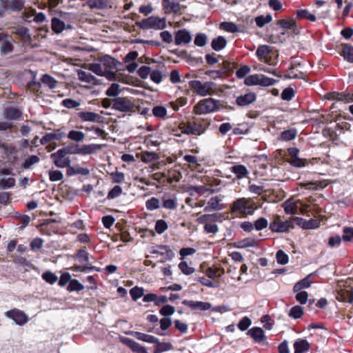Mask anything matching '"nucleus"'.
<instances>
[{"mask_svg": "<svg viewBox=\"0 0 353 353\" xmlns=\"http://www.w3.org/2000/svg\"><path fill=\"white\" fill-rule=\"evenodd\" d=\"M97 61V63L90 65L89 70L99 76L105 77L110 81L114 80L116 73L114 70L117 68L119 61L108 54L99 57Z\"/></svg>", "mask_w": 353, "mask_h": 353, "instance_id": "1", "label": "nucleus"}, {"mask_svg": "<svg viewBox=\"0 0 353 353\" xmlns=\"http://www.w3.org/2000/svg\"><path fill=\"white\" fill-rule=\"evenodd\" d=\"M208 124L204 119L193 118L186 122H181L178 128H173L172 132L175 137H181V134L199 136L204 133Z\"/></svg>", "mask_w": 353, "mask_h": 353, "instance_id": "2", "label": "nucleus"}, {"mask_svg": "<svg viewBox=\"0 0 353 353\" xmlns=\"http://www.w3.org/2000/svg\"><path fill=\"white\" fill-rule=\"evenodd\" d=\"M68 154H81L88 155L92 154L101 149V145L99 144L91 143L88 145H79L76 143H70L66 147L61 148Z\"/></svg>", "mask_w": 353, "mask_h": 353, "instance_id": "3", "label": "nucleus"}, {"mask_svg": "<svg viewBox=\"0 0 353 353\" xmlns=\"http://www.w3.org/2000/svg\"><path fill=\"white\" fill-rule=\"evenodd\" d=\"M231 213L232 214H241L243 216L251 215L254 211V208L245 198L235 200L231 207Z\"/></svg>", "mask_w": 353, "mask_h": 353, "instance_id": "4", "label": "nucleus"}, {"mask_svg": "<svg viewBox=\"0 0 353 353\" xmlns=\"http://www.w3.org/2000/svg\"><path fill=\"white\" fill-rule=\"evenodd\" d=\"M136 26L142 30L150 28L155 30H163L166 27L165 19H160L158 17H149L143 19L141 21H136Z\"/></svg>", "mask_w": 353, "mask_h": 353, "instance_id": "5", "label": "nucleus"}, {"mask_svg": "<svg viewBox=\"0 0 353 353\" xmlns=\"http://www.w3.org/2000/svg\"><path fill=\"white\" fill-rule=\"evenodd\" d=\"M200 223H204V229L207 233L214 234L218 232L219 228L215 224L216 221H221V214H203L198 218Z\"/></svg>", "mask_w": 353, "mask_h": 353, "instance_id": "6", "label": "nucleus"}, {"mask_svg": "<svg viewBox=\"0 0 353 353\" xmlns=\"http://www.w3.org/2000/svg\"><path fill=\"white\" fill-rule=\"evenodd\" d=\"M218 103L219 101L212 98L204 99L194 106L193 112L196 114H207L216 110Z\"/></svg>", "mask_w": 353, "mask_h": 353, "instance_id": "7", "label": "nucleus"}, {"mask_svg": "<svg viewBox=\"0 0 353 353\" xmlns=\"http://www.w3.org/2000/svg\"><path fill=\"white\" fill-rule=\"evenodd\" d=\"M189 85L192 90L201 96L210 94L215 88V84L213 82L207 81L202 83L199 80L190 81Z\"/></svg>", "mask_w": 353, "mask_h": 353, "instance_id": "8", "label": "nucleus"}, {"mask_svg": "<svg viewBox=\"0 0 353 353\" xmlns=\"http://www.w3.org/2000/svg\"><path fill=\"white\" fill-rule=\"evenodd\" d=\"M134 103L127 97H116L112 101V108L121 112H134Z\"/></svg>", "mask_w": 353, "mask_h": 353, "instance_id": "9", "label": "nucleus"}, {"mask_svg": "<svg viewBox=\"0 0 353 353\" xmlns=\"http://www.w3.org/2000/svg\"><path fill=\"white\" fill-rule=\"evenodd\" d=\"M14 40L12 37L4 32H0V54L7 56L14 50Z\"/></svg>", "mask_w": 353, "mask_h": 353, "instance_id": "10", "label": "nucleus"}, {"mask_svg": "<svg viewBox=\"0 0 353 353\" xmlns=\"http://www.w3.org/2000/svg\"><path fill=\"white\" fill-rule=\"evenodd\" d=\"M270 230L274 232H287L290 229L293 228L292 221L290 219L285 221H282L279 216H277L276 219L270 223Z\"/></svg>", "mask_w": 353, "mask_h": 353, "instance_id": "11", "label": "nucleus"}, {"mask_svg": "<svg viewBox=\"0 0 353 353\" xmlns=\"http://www.w3.org/2000/svg\"><path fill=\"white\" fill-rule=\"evenodd\" d=\"M50 159L52 160L54 164L58 168H67L70 165V159L67 157L65 151L61 148L58 150L56 152L50 154Z\"/></svg>", "mask_w": 353, "mask_h": 353, "instance_id": "12", "label": "nucleus"}, {"mask_svg": "<svg viewBox=\"0 0 353 353\" xmlns=\"http://www.w3.org/2000/svg\"><path fill=\"white\" fill-rule=\"evenodd\" d=\"M6 317L13 320L19 325H25L29 320L28 316L22 310L14 308L5 312Z\"/></svg>", "mask_w": 353, "mask_h": 353, "instance_id": "13", "label": "nucleus"}, {"mask_svg": "<svg viewBox=\"0 0 353 353\" xmlns=\"http://www.w3.org/2000/svg\"><path fill=\"white\" fill-rule=\"evenodd\" d=\"M288 154L291 157L290 164L296 168H303L308 164L306 159H301L298 157L299 150L296 148H290L288 150Z\"/></svg>", "mask_w": 353, "mask_h": 353, "instance_id": "14", "label": "nucleus"}, {"mask_svg": "<svg viewBox=\"0 0 353 353\" xmlns=\"http://www.w3.org/2000/svg\"><path fill=\"white\" fill-rule=\"evenodd\" d=\"M3 117L7 121L20 120L22 117L21 110L14 106H8L3 109Z\"/></svg>", "mask_w": 353, "mask_h": 353, "instance_id": "15", "label": "nucleus"}, {"mask_svg": "<svg viewBox=\"0 0 353 353\" xmlns=\"http://www.w3.org/2000/svg\"><path fill=\"white\" fill-rule=\"evenodd\" d=\"M256 100V94L254 92H249L238 96L236 99V104L239 107L248 106Z\"/></svg>", "mask_w": 353, "mask_h": 353, "instance_id": "16", "label": "nucleus"}, {"mask_svg": "<svg viewBox=\"0 0 353 353\" xmlns=\"http://www.w3.org/2000/svg\"><path fill=\"white\" fill-rule=\"evenodd\" d=\"M326 99L328 100L350 103L353 102V94L336 92H328L326 94Z\"/></svg>", "mask_w": 353, "mask_h": 353, "instance_id": "17", "label": "nucleus"}, {"mask_svg": "<svg viewBox=\"0 0 353 353\" xmlns=\"http://www.w3.org/2000/svg\"><path fill=\"white\" fill-rule=\"evenodd\" d=\"M182 304L189 307L192 310L206 311L210 309L211 304L208 302L194 301L191 300H183Z\"/></svg>", "mask_w": 353, "mask_h": 353, "instance_id": "18", "label": "nucleus"}, {"mask_svg": "<svg viewBox=\"0 0 353 353\" xmlns=\"http://www.w3.org/2000/svg\"><path fill=\"white\" fill-rule=\"evenodd\" d=\"M191 40V34L186 29L179 30L175 32L174 43L176 46L188 44Z\"/></svg>", "mask_w": 353, "mask_h": 353, "instance_id": "19", "label": "nucleus"}, {"mask_svg": "<svg viewBox=\"0 0 353 353\" xmlns=\"http://www.w3.org/2000/svg\"><path fill=\"white\" fill-rule=\"evenodd\" d=\"M65 137V132L60 129L55 130L54 132L46 133L40 140L41 145H46L52 141H59Z\"/></svg>", "mask_w": 353, "mask_h": 353, "instance_id": "20", "label": "nucleus"}, {"mask_svg": "<svg viewBox=\"0 0 353 353\" xmlns=\"http://www.w3.org/2000/svg\"><path fill=\"white\" fill-rule=\"evenodd\" d=\"M121 341L133 352H136L137 353H148L145 347L141 345L139 343L130 338H123Z\"/></svg>", "mask_w": 353, "mask_h": 353, "instance_id": "21", "label": "nucleus"}, {"mask_svg": "<svg viewBox=\"0 0 353 353\" xmlns=\"http://www.w3.org/2000/svg\"><path fill=\"white\" fill-rule=\"evenodd\" d=\"M294 353H306L310 349V344L305 339H298L294 343Z\"/></svg>", "mask_w": 353, "mask_h": 353, "instance_id": "22", "label": "nucleus"}, {"mask_svg": "<svg viewBox=\"0 0 353 353\" xmlns=\"http://www.w3.org/2000/svg\"><path fill=\"white\" fill-rule=\"evenodd\" d=\"M248 334H249L256 343H260L266 340L263 330L259 327H254L250 329L248 332Z\"/></svg>", "mask_w": 353, "mask_h": 353, "instance_id": "23", "label": "nucleus"}, {"mask_svg": "<svg viewBox=\"0 0 353 353\" xmlns=\"http://www.w3.org/2000/svg\"><path fill=\"white\" fill-rule=\"evenodd\" d=\"M78 117L82 121L99 122L101 117L93 112H79L77 113Z\"/></svg>", "mask_w": 353, "mask_h": 353, "instance_id": "24", "label": "nucleus"}, {"mask_svg": "<svg viewBox=\"0 0 353 353\" xmlns=\"http://www.w3.org/2000/svg\"><path fill=\"white\" fill-rule=\"evenodd\" d=\"M158 248L161 250V251L154 250L152 252V253L159 254L161 256H165L166 260H171L172 258H174V253L168 245H159Z\"/></svg>", "mask_w": 353, "mask_h": 353, "instance_id": "25", "label": "nucleus"}, {"mask_svg": "<svg viewBox=\"0 0 353 353\" xmlns=\"http://www.w3.org/2000/svg\"><path fill=\"white\" fill-rule=\"evenodd\" d=\"M297 65H300V63H291L290 66L288 68L287 70V73L284 74L283 78L287 79H303L304 76V73L299 71L298 72L294 71L295 67Z\"/></svg>", "mask_w": 353, "mask_h": 353, "instance_id": "26", "label": "nucleus"}, {"mask_svg": "<svg viewBox=\"0 0 353 353\" xmlns=\"http://www.w3.org/2000/svg\"><path fill=\"white\" fill-rule=\"evenodd\" d=\"M51 28L54 33L60 34L65 28V23L57 17H52L51 19Z\"/></svg>", "mask_w": 353, "mask_h": 353, "instance_id": "27", "label": "nucleus"}, {"mask_svg": "<svg viewBox=\"0 0 353 353\" xmlns=\"http://www.w3.org/2000/svg\"><path fill=\"white\" fill-rule=\"evenodd\" d=\"M132 334L137 339L144 342L154 344L158 343V339L152 335L147 334L139 332H134L132 333Z\"/></svg>", "mask_w": 353, "mask_h": 353, "instance_id": "28", "label": "nucleus"}, {"mask_svg": "<svg viewBox=\"0 0 353 353\" xmlns=\"http://www.w3.org/2000/svg\"><path fill=\"white\" fill-rule=\"evenodd\" d=\"M271 52V48L267 45L259 46L256 50V54L260 60H267Z\"/></svg>", "mask_w": 353, "mask_h": 353, "instance_id": "29", "label": "nucleus"}, {"mask_svg": "<svg viewBox=\"0 0 353 353\" xmlns=\"http://www.w3.org/2000/svg\"><path fill=\"white\" fill-rule=\"evenodd\" d=\"M89 253L86 250V248L83 247L77 251L73 258L78 259L80 263H85L89 264Z\"/></svg>", "mask_w": 353, "mask_h": 353, "instance_id": "30", "label": "nucleus"}, {"mask_svg": "<svg viewBox=\"0 0 353 353\" xmlns=\"http://www.w3.org/2000/svg\"><path fill=\"white\" fill-rule=\"evenodd\" d=\"M66 174L68 176H72L75 174H81V175H87L89 174L90 171L88 168H81L79 165L76 167H72L70 165L67 167Z\"/></svg>", "mask_w": 353, "mask_h": 353, "instance_id": "31", "label": "nucleus"}, {"mask_svg": "<svg viewBox=\"0 0 353 353\" xmlns=\"http://www.w3.org/2000/svg\"><path fill=\"white\" fill-rule=\"evenodd\" d=\"M230 170L238 179L246 177L248 174V171L246 167L243 165H233L230 168Z\"/></svg>", "mask_w": 353, "mask_h": 353, "instance_id": "32", "label": "nucleus"}, {"mask_svg": "<svg viewBox=\"0 0 353 353\" xmlns=\"http://www.w3.org/2000/svg\"><path fill=\"white\" fill-rule=\"evenodd\" d=\"M161 206L168 210H176L178 206L176 199L163 196Z\"/></svg>", "mask_w": 353, "mask_h": 353, "instance_id": "33", "label": "nucleus"}, {"mask_svg": "<svg viewBox=\"0 0 353 353\" xmlns=\"http://www.w3.org/2000/svg\"><path fill=\"white\" fill-rule=\"evenodd\" d=\"M152 112V114L158 119L165 120L168 118L167 116V109L163 105L154 106Z\"/></svg>", "mask_w": 353, "mask_h": 353, "instance_id": "34", "label": "nucleus"}, {"mask_svg": "<svg viewBox=\"0 0 353 353\" xmlns=\"http://www.w3.org/2000/svg\"><path fill=\"white\" fill-rule=\"evenodd\" d=\"M70 270L74 272H86L91 270H95L97 272L100 271V268L96 266H93L90 264H85V265H80L74 264L73 266L70 268Z\"/></svg>", "mask_w": 353, "mask_h": 353, "instance_id": "35", "label": "nucleus"}, {"mask_svg": "<svg viewBox=\"0 0 353 353\" xmlns=\"http://www.w3.org/2000/svg\"><path fill=\"white\" fill-rule=\"evenodd\" d=\"M299 206L296 202L288 199L284 203V210L288 214H295L297 212Z\"/></svg>", "mask_w": 353, "mask_h": 353, "instance_id": "36", "label": "nucleus"}, {"mask_svg": "<svg viewBox=\"0 0 353 353\" xmlns=\"http://www.w3.org/2000/svg\"><path fill=\"white\" fill-rule=\"evenodd\" d=\"M296 17L299 19H307L310 21H315L316 17L314 14L310 13L307 9H299L296 10Z\"/></svg>", "mask_w": 353, "mask_h": 353, "instance_id": "37", "label": "nucleus"}, {"mask_svg": "<svg viewBox=\"0 0 353 353\" xmlns=\"http://www.w3.org/2000/svg\"><path fill=\"white\" fill-rule=\"evenodd\" d=\"M236 67V63L234 62H230L222 59V74H225L227 76H230L234 72V70Z\"/></svg>", "mask_w": 353, "mask_h": 353, "instance_id": "38", "label": "nucleus"}, {"mask_svg": "<svg viewBox=\"0 0 353 353\" xmlns=\"http://www.w3.org/2000/svg\"><path fill=\"white\" fill-rule=\"evenodd\" d=\"M297 131L295 128H291L283 131L280 134L279 139L284 141H289L296 138Z\"/></svg>", "mask_w": 353, "mask_h": 353, "instance_id": "39", "label": "nucleus"}, {"mask_svg": "<svg viewBox=\"0 0 353 353\" xmlns=\"http://www.w3.org/2000/svg\"><path fill=\"white\" fill-rule=\"evenodd\" d=\"M258 245L257 241L254 238H245L236 243V248H246L250 247H256Z\"/></svg>", "mask_w": 353, "mask_h": 353, "instance_id": "40", "label": "nucleus"}, {"mask_svg": "<svg viewBox=\"0 0 353 353\" xmlns=\"http://www.w3.org/2000/svg\"><path fill=\"white\" fill-rule=\"evenodd\" d=\"M342 56L348 62L353 63V47L348 44L342 46Z\"/></svg>", "mask_w": 353, "mask_h": 353, "instance_id": "41", "label": "nucleus"}, {"mask_svg": "<svg viewBox=\"0 0 353 353\" xmlns=\"http://www.w3.org/2000/svg\"><path fill=\"white\" fill-rule=\"evenodd\" d=\"M88 6L92 9H105L108 7V0H88Z\"/></svg>", "mask_w": 353, "mask_h": 353, "instance_id": "42", "label": "nucleus"}, {"mask_svg": "<svg viewBox=\"0 0 353 353\" xmlns=\"http://www.w3.org/2000/svg\"><path fill=\"white\" fill-rule=\"evenodd\" d=\"M84 289V285L81 283L77 279H72L70 282L67 286V290L71 292H80Z\"/></svg>", "mask_w": 353, "mask_h": 353, "instance_id": "43", "label": "nucleus"}, {"mask_svg": "<svg viewBox=\"0 0 353 353\" xmlns=\"http://www.w3.org/2000/svg\"><path fill=\"white\" fill-rule=\"evenodd\" d=\"M309 277L310 275L307 276L304 279H301V281L295 283V285L293 287V291L294 292H296L301 291L302 289L309 288L311 285V282L309 280Z\"/></svg>", "mask_w": 353, "mask_h": 353, "instance_id": "44", "label": "nucleus"}, {"mask_svg": "<svg viewBox=\"0 0 353 353\" xmlns=\"http://www.w3.org/2000/svg\"><path fill=\"white\" fill-rule=\"evenodd\" d=\"M41 81L50 89H53L57 85V81L54 77L48 74L42 75Z\"/></svg>", "mask_w": 353, "mask_h": 353, "instance_id": "45", "label": "nucleus"}, {"mask_svg": "<svg viewBox=\"0 0 353 353\" xmlns=\"http://www.w3.org/2000/svg\"><path fill=\"white\" fill-rule=\"evenodd\" d=\"M145 208L148 210L153 211L160 208V201L157 197H152L145 202Z\"/></svg>", "mask_w": 353, "mask_h": 353, "instance_id": "46", "label": "nucleus"}, {"mask_svg": "<svg viewBox=\"0 0 353 353\" xmlns=\"http://www.w3.org/2000/svg\"><path fill=\"white\" fill-rule=\"evenodd\" d=\"M272 20V15L268 14L266 16L264 15H260L256 17H255L254 21L256 22V24L258 27L262 28L265 24L269 23Z\"/></svg>", "mask_w": 353, "mask_h": 353, "instance_id": "47", "label": "nucleus"}, {"mask_svg": "<svg viewBox=\"0 0 353 353\" xmlns=\"http://www.w3.org/2000/svg\"><path fill=\"white\" fill-rule=\"evenodd\" d=\"M68 138L72 141L80 142L85 139V134L81 131L70 130L68 134Z\"/></svg>", "mask_w": 353, "mask_h": 353, "instance_id": "48", "label": "nucleus"}, {"mask_svg": "<svg viewBox=\"0 0 353 353\" xmlns=\"http://www.w3.org/2000/svg\"><path fill=\"white\" fill-rule=\"evenodd\" d=\"M155 344H157V346L155 347L154 353H161L172 349V345L169 342H159L158 340V343Z\"/></svg>", "mask_w": 353, "mask_h": 353, "instance_id": "49", "label": "nucleus"}, {"mask_svg": "<svg viewBox=\"0 0 353 353\" xmlns=\"http://www.w3.org/2000/svg\"><path fill=\"white\" fill-rule=\"evenodd\" d=\"M303 309L300 305L293 306L288 314L289 316L294 319H300L303 315Z\"/></svg>", "mask_w": 353, "mask_h": 353, "instance_id": "50", "label": "nucleus"}, {"mask_svg": "<svg viewBox=\"0 0 353 353\" xmlns=\"http://www.w3.org/2000/svg\"><path fill=\"white\" fill-rule=\"evenodd\" d=\"M25 0H11L9 8L14 12H20L24 8Z\"/></svg>", "mask_w": 353, "mask_h": 353, "instance_id": "51", "label": "nucleus"}, {"mask_svg": "<svg viewBox=\"0 0 353 353\" xmlns=\"http://www.w3.org/2000/svg\"><path fill=\"white\" fill-rule=\"evenodd\" d=\"M78 77L80 81L89 83H92L95 79L92 74L81 70L78 72Z\"/></svg>", "mask_w": 353, "mask_h": 353, "instance_id": "52", "label": "nucleus"}, {"mask_svg": "<svg viewBox=\"0 0 353 353\" xmlns=\"http://www.w3.org/2000/svg\"><path fill=\"white\" fill-rule=\"evenodd\" d=\"M41 277L46 282L51 285L55 283L58 280V277L55 275V274L50 271H46L43 272Z\"/></svg>", "mask_w": 353, "mask_h": 353, "instance_id": "53", "label": "nucleus"}, {"mask_svg": "<svg viewBox=\"0 0 353 353\" xmlns=\"http://www.w3.org/2000/svg\"><path fill=\"white\" fill-rule=\"evenodd\" d=\"M295 95V92L294 89L291 87H288L285 88L281 95V97L284 101H290L292 100Z\"/></svg>", "mask_w": 353, "mask_h": 353, "instance_id": "54", "label": "nucleus"}, {"mask_svg": "<svg viewBox=\"0 0 353 353\" xmlns=\"http://www.w3.org/2000/svg\"><path fill=\"white\" fill-rule=\"evenodd\" d=\"M123 192V190L121 187L119 185H115L112 189H111L107 195V199L112 200L117 197H119Z\"/></svg>", "mask_w": 353, "mask_h": 353, "instance_id": "55", "label": "nucleus"}, {"mask_svg": "<svg viewBox=\"0 0 353 353\" xmlns=\"http://www.w3.org/2000/svg\"><path fill=\"white\" fill-rule=\"evenodd\" d=\"M143 289L138 286H135L130 289V294L134 301H137L138 299L143 296Z\"/></svg>", "mask_w": 353, "mask_h": 353, "instance_id": "56", "label": "nucleus"}, {"mask_svg": "<svg viewBox=\"0 0 353 353\" xmlns=\"http://www.w3.org/2000/svg\"><path fill=\"white\" fill-rule=\"evenodd\" d=\"M39 161V157L37 155H32L28 157L22 163V167L24 169H29L31 166Z\"/></svg>", "mask_w": 353, "mask_h": 353, "instance_id": "57", "label": "nucleus"}, {"mask_svg": "<svg viewBox=\"0 0 353 353\" xmlns=\"http://www.w3.org/2000/svg\"><path fill=\"white\" fill-rule=\"evenodd\" d=\"M120 92L119 85L117 83H114L107 89L105 94L108 97H117Z\"/></svg>", "mask_w": 353, "mask_h": 353, "instance_id": "58", "label": "nucleus"}, {"mask_svg": "<svg viewBox=\"0 0 353 353\" xmlns=\"http://www.w3.org/2000/svg\"><path fill=\"white\" fill-rule=\"evenodd\" d=\"M222 30L231 33L239 32L237 25L233 22H222Z\"/></svg>", "mask_w": 353, "mask_h": 353, "instance_id": "59", "label": "nucleus"}, {"mask_svg": "<svg viewBox=\"0 0 353 353\" xmlns=\"http://www.w3.org/2000/svg\"><path fill=\"white\" fill-rule=\"evenodd\" d=\"M277 263L281 265H285L288 263V255L281 250H279L276 254Z\"/></svg>", "mask_w": 353, "mask_h": 353, "instance_id": "60", "label": "nucleus"}, {"mask_svg": "<svg viewBox=\"0 0 353 353\" xmlns=\"http://www.w3.org/2000/svg\"><path fill=\"white\" fill-rule=\"evenodd\" d=\"M174 307L170 305H165L159 310L160 314L163 316L164 317L172 315L174 313Z\"/></svg>", "mask_w": 353, "mask_h": 353, "instance_id": "61", "label": "nucleus"}, {"mask_svg": "<svg viewBox=\"0 0 353 353\" xmlns=\"http://www.w3.org/2000/svg\"><path fill=\"white\" fill-rule=\"evenodd\" d=\"M168 228V225L165 221L159 219L156 221L155 230L158 234H163L165 230H167Z\"/></svg>", "mask_w": 353, "mask_h": 353, "instance_id": "62", "label": "nucleus"}, {"mask_svg": "<svg viewBox=\"0 0 353 353\" xmlns=\"http://www.w3.org/2000/svg\"><path fill=\"white\" fill-rule=\"evenodd\" d=\"M244 83L248 86L259 85V75L252 74L245 77Z\"/></svg>", "mask_w": 353, "mask_h": 353, "instance_id": "63", "label": "nucleus"}, {"mask_svg": "<svg viewBox=\"0 0 353 353\" xmlns=\"http://www.w3.org/2000/svg\"><path fill=\"white\" fill-rule=\"evenodd\" d=\"M61 105L68 109L75 108L80 105V103L70 98H67L61 101Z\"/></svg>", "mask_w": 353, "mask_h": 353, "instance_id": "64", "label": "nucleus"}]
</instances>
